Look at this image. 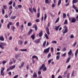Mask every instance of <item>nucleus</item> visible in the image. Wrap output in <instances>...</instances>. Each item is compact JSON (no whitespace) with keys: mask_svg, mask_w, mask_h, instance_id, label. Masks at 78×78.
<instances>
[{"mask_svg":"<svg viewBox=\"0 0 78 78\" xmlns=\"http://www.w3.org/2000/svg\"><path fill=\"white\" fill-rule=\"evenodd\" d=\"M38 75H41V71L39 69V70L38 71Z\"/></svg>","mask_w":78,"mask_h":78,"instance_id":"45","label":"nucleus"},{"mask_svg":"<svg viewBox=\"0 0 78 78\" xmlns=\"http://www.w3.org/2000/svg\"><path fill=\"white\" fill-rule=\"evenodd\" d=\"M73 8H74V9H75V10H76V9H78V7L75 6V5H73V6H72Z\"/></svg>","mask_w":78,"mask_h":78,"instance_id":"22","label":"nucleus"},{"mask_svg":"<svg viewBox=\"0 0 78 78\" xmlns=\"http://www.w3.org/2000/svg\"><path fill=\"white\" fill-rule=\"evenodd\" d=\"M31 25V23H28V27H30Z\"/></svg>","mask_w":78,"mask_h":78,"instance_id":"61","label":"nucleus"},{"mask_svg":"<svg viewBox=\"0 0 78 78\" xmlns=\"http://www.w3.org/2000/svg\"><path fill=\"white\" fill-rule=\"evenodd\" d=\"M72 53V49H70L68 53V55H71Z\"/></svg>","mask_w":78,"mask_h":78,"instance_id":"17","label":"nucleus"},{"mask_svg":"<svg viewBox=\"0 0 78 78\" xmlns=\"http://www.w3.org/2000/svg\"><path fill=\"white\" fill-rule=\"evenodd\" d=\"M18 7L19 8H21L22 7V6L21 5H18Z\"/></svg>","mask_w":78,"mask_h":78,"instance_id":"48","label":"nucleus"},{"mask_svg":"<svg viewBox=\"0 0 78 78\" xmlns=\"http://www.w3.org/2000/svg\"><path fill=\"white\" fill-rule=\"evenodd\" d=\"M21 62L22 63L21 64V67H23V66H24V62Z\"/></svg>","mask_w":78,"mask_h":78,"instance_id":"42","label":"nucleus"},{"mask_svg":"<svg viewBox=\"0 0 78 78\" xmlns=\"http://www.w3.org/2000/svg\"><path fill=\"white\" fill-rule=\"evenodd\" d=\"M70 38H71V39H73V37H74V36L73 35H71L70 36Z\"/></svg>","mask_w":78,"mask_h":78,"instance_id":"57","label":"nucleus"},{"mask_svg":"<svg viewBox=\"0 0 78 78\" xmlns=\"http://www.w3.org/2000/svg\"><path fill=\"white\" fill-rule=\"evenodd\" d=\"M2 14L4 15L5 14V9H4L3 8L2 9Z\"/></svg>","mask_w":78,"mask_h":78,"instance_id":"32","label":"nucleus"},{"mask_svg":"<svg viewBox=\"0 0 78 78\" xmlns=\"http://www.w3.org/2000/svg\"><path fill=\"white\" fill-rule=\"evenodd\" d=\"M12 4V1H11L9 3V4L10 5H11Z\"/></svg>","mask_w":78,"mask_h":78,"instance_id":"46","label":"nucleus"},{"mask_svg":"<svg viewBox=\"0 0 78 78\" xmlns=\"http://www.w3.org/2000/svg\"><path fill=\"white\" fill-rule=\"evenodd\" d=\"M44 36H45V37H46L47 39H49V38L48 37V36H47V34H44Z\"/></svg>","mask_w":78,"mask_h":78,"instance_id":"28","label":"nucleus"},{"mask_svg":"<svg viewBox=\"0 0 78 78\" xmlns=\"http://www.w3.org/2000/svg\"><path fill=\"white\" fill-rule=\"evenodd\" d=\"M16 67V66L15 65H13L12 66H11L10 67V69H11V70H12L13 69H14Z\"/></svg>","mask_w":78,"mask_h":78,"instance_id":"19","label":"nucleus"},{"mask_svg":"<svg viewBox=\"0 0 78 78\" xmlns=\"http://www.w3.org/2000/svg\"><path fill=\"white\" fill-rule=\"evenodd\" d=\"M78 2V0H73L72 1L73 5H74V3H76Z\"/></svg>","mask_w":78,"mask_h":78,"instance_id":"12","label":"nucleus"},{"mask_svg":"<svg viewBox=\"0 0 78 78\" xmlns=\"http://www.w3.org/2000/svg\"><path fill=\"white\" fill-rule=\"evenodd\" d=\"M52 44H56V43H57V42L56 41H52Z\"/></svg>","mask_w":78,"mask_h":78,"instance_id":"47","label":"nucleus"},{"mask_svg":"<svg viewBox=\"0 0 78 78\" xmlns=\"http://www.w3.org/2000/svg\"><path fill=\"white\" fill-rule=\"evenodd\" d=\"M7 62V61L3 60L2 61L3 65H5V63H6Z\"/></svg>","mask_w":78,"mask_h":78,"instance_id":"38","label":"nucleus"},{"mask_svg":"<svg viewBox=\"0 0 78 78\" xmlns=\"http://www.w3.org/2000/svg\"><path fill=\"white\" fill-rule=\"evenodd\" d=\"M31 38L33 39V40H34V38H35V35L33 34L31 36Z\"/></svg>","mask_w":78,"mask_h":78,"instance_id":"16","label":"nucleus"},{"mask_svg":"<svg viewBox=\"0 0 78 78\" xmlns=\"http://www.w3.org/2000/svg\"><path fill=\"white\" fill-rule=\"evenodd\" d=\"M0 40L1 41H4V38H3V36H0Z\"/></svg>","mask_w":78,"mask_h":78,"instance_id":"15","label":"nucleus"},{"mask_svg":"<svg viewBox=\"0 0 78 78\" xmlns=\"http://www.w3.org/2000/svg\"><path fill=\"white\" fill-rule=\"evenodd\" d=\"M12 10H10V12L9 15V16H11V14H12Z\"/></svg>","mask_w":78,"mask_h":78,"instance_id":"34","label":"nucleus"},{"mask_svg":"<svg viewBox=\"0 0 78 78\" xmlns=\"http://www.w3.org/2000/svg\"><path fill=\"white\" fill-rule=\"evenodd\" d=\"M20 56V54L19 53L15 55V58L16 59H18Z\"/></svg>","mask_w":78,"mask_h":78,"instance_id":"9","label":"nucleus"},{"mask_svg":"<svg viewBox=\"0 0 78 78\" xmlns=\"http://www.w3.org/2000/svg\"><path fill=\"white\" fill-rule=\"evenodd\" d=\"M40 16V13H38L37 14V17H38V18H39V17Z\"/></svg>","mask_w":78,"mask_h":78,"instance_id":"62","label":"nucleus"},{"mask_svg":"<svg viewBox=\"0 0 78 78\" xmlns=\"http://www.w3.org/2000/svg\"><path fill=\"white\" fill-rule=\"evenodd\" d=\"M45 3L47 4H48L49 3V1L48 0H45Z\"/></svg>","mask_w":78,"mask_h":78,"instance_id":"41","label":"nucleus"},{"mask_svg":"<svg viewBox=\"0 0 78 78\" xmlns=\"http://www.w3.org/2000/svg\"><path fill=\"white\" fill-rule=\"evenodd\" d=\"M76 20L75 19V17H74L72 19L71 22V23H75V22H76Z\"/></svg>","mask_w":78,"mask_h":78,"instance_id":"7","label":"nucleus"},{"mask_svg":"<svg viewBox=\"0 0 78 78\" xmlns=\"http://www.w3.org/2000/svg\"><path fill=\"white\" fill-rule=\"evenodd\" d=\"M59 17H58L57 19L55 21V23H56L59 22Z\"/></svg>","mask_w":78,"mask_h":78,"instance_id":"36","label":"nucleus"},{"mask_svg":"<svg viewBox=\"0 0 78 78\" xmlns=\"http://www.w3.org/2000/svg\"><path fill=\"white\" fill-rule=\"evenodd\" d=\"M67 20H66L64 22V24H67Z\"/></svg>","mask_w":78,"mask_h":78,"instance_id":"55","label":"nucleus"},{"mask_svg":"<svg viewBox=\"0 0 78 78\" xmlns=\"http://www.w3.org/2000/svg\"><path fill=\"white\" fill-rule=\"evenodd\" d=\"M64 28L65 29L64 31L63 32V34H65V33H66L68 32V29H67V27L66 26H64Z\"/></svg>","mask_w":78,"mask_h":78,"instance_id":"1","label":"nucleus"},{"mask_svg":"<svg viewBox=\"0 0 78 78\" xmlns=\"http://www.w3.org/2000/svg\"><path fill=\"white\" fill-rule=\"evenodd\" d=\"M53 59H50V60H48V63L49 64H50V63H51V61H53Z\"/></svg>","mask_w":78,"mask_h":78,"instance_id":"24","label":"nucleus"},{"mask_svg":"<svg viewBox=\"0 0 78 78\" xmlns=\"http://www.w3.org/2000/svg\"><path fill=\"white\" fill-rule=\"evenodd\" d=\"M41 38L38 39H36L34 41V42L35 43H36L37 44H39L40 42H41Z\"/></svg>","mask_w":78,"mask_h":78,"instance_id":"2","label":"nucleus"},{"mask_svg":"<svg viewBox=\"0 0 78 78\" xmlns=\"http://www.w3.org/2000/svg\"><path fill=\"white\" fill-rule=\"evenodd\" d=\"M56 59H58V60L59 59V55H57L56 57Z\"/></svg>","mask_w":78,"mask_h":78,"instance_id":"59","label":"nucleus"},{"mask_svg":"<svg viewBox=\"0 0 78 78\" xmlns=\"http://www.w3.org/2000/svg\"><path fill=\"white\" fill-rule=\"evenodd\" d=\"M1 74L2 76H5V73L3 72H1Z\"/></svg>","mask_w":78,"mask_h":78,"instance_id":"37","label":"nucleus"},{"mask_svg":"<svg viewBox=\"0 0 78 78\" xmlns=\"http://www.w3.org/2000/svg\"><path fill=\"white\" fill-rule=\"evenodd\" d=\"M16 17V16H13L11 17V19H15Z\"/></svg>","mask_w":78,"mask_h":78,"instance_id":"40","label":"nucleus"},{"mask_svg":"<svg viewBox=\"0 0 78 78\" xmlns=\"http://www.w3.org/2000/svg\"><path fill=\"white\" fill-rule=\"evenodd\" d=\"M2 69L1 70V72H3L5 70V68L4 67L1 68Z\"/></svg>","mask_w":78,"mask_h":78,"instance_id":"43","label":"nucleus"},{"mask_svg":"<svg viewBox=\"0 0 78 78\" xmlns=\"http://www.w3.org/2000/svg\"><path fill=\"white\" fill-rule=\"evenodd\" d=\"M47 14L46 13L44 14V20L45 21L46 20V19H47Z\"/></svg>","mask_w":78,"mask_h":78,"instance_id":"27","label":"nucleus"},{"mask_svg":"<svg viewBox=\"0 0 78 78\" xmlns=\"http://www.w3.org/2000/svg\"><path fill=\"white\" fill-rule=\"evenodd\" d=\"M56 27V26H54V27H55L56 31H58V29H59V27H60V25H59L57 27Z\"/></svg>","mask_w":78,"mask_h":78,"instance_id":"8","label":"nucleus"},{"mask_svg":"<svg viewBox=\"0 0 78 78\" xmlns=\"http://www.w3.org/2000/svg\"><path fill=\"white\" fill-rule=\"evenodd\" d=\"M51 56V53H49L48 56V58H49Z\"/></svg>","mask_w":78,"mask_h":78,"instance_id":"51","label":"nucleus"},{"mask_svg":"<svg viewBox=\"0 0 78 78\" xmlns=\"http://www.w3.org/2000/svg\"><path fill=\"white\" fill-rule=\"evenodd\" d=\"M46 30L47 34H48V35H50V32L49 31V29H48V27H46Z\"/></svg>","mask_w":78,"mask_h":78,"instance_id":"5","label":"nucleus"},{"mask_svg":"<svg viewBox=\"0 0 78 78\" xmlns=\"http://www.w3.org/2000/svg\"><path fill=\"white\" fill-rule=\"evenodd\" d=\"M28 43V41H25L24 42V45H26Z\"/></svg>","mask_w":78,"mask_h":78,"instance_id":"63","label":"nucleus"},{"mask_svg":"<svg viewBox=\"0 0 78 78\" xmlns=\"http://www.w3.org/2000/svg\"><path fill=\"white\" fill-rule=\"evenodd\" d=\"M76 42H75L73 45V47H75V46L76 45Z\"/></svg>","mask_w":78,"mask_h":78,"instance_id":"53","label":"nucleus"},{"mask_svg":"<svg viewBox=\"0 0 78 78\" xmlns=\"http://www.w3.org/2000/svg\"><path fill=\"white\" fill-rule=\"evenodd\" d=\"M61 3V0H58V6H59L60 5Z\"/></svg>","mask_w":78,"mask_h":78,"instance_id":"21","label":"nucleus"},{"mask_svg":"<svg viewBox=\"0 0 78 78\" xmlns=\"http://www.w3.org/2000/svg\"><path fill=\"white\" fill-rule=\"evenodd\" d=\"M9 24V25H13V24L12 23V22H10L9 23H8Z\"/></svg>","mask_w":78,"mask_h":78,"instance_id":"58","label":"nucleus"},{"mask_svg":"<svg viewBox=\"0 0 78 78\" xmlns=\"http://www.w3.org/2000/svg\"><path fill=\"white\" fill-rule=\"evenodd\" d=\"M70 59H71V57H69L67 59L66 63H68V62H69V61L70 60Z\"/></svg>","mask_w":78,"mask_h":78,"instance_id":"11","label":"nucleus"},{"mask_svg":"<svg viewBox=\"0 0 78 78\" xmlns=\"http://www.w3.org/2000/svg\"><path fill=\"white\" fill-rule=\"evenodd\" d=\"M33 9L34 12H36V8L35 7V6H34V7L33 8Z\"/></svg>","mask_w":78,"mask_h":78,"instance_id":"20","label":"nucleus"},{"mask_svg":"<svg viewBox=\"0 0 78 78\" xmlns=\"http://www.w3.org/2000/svg\"><path fill=\"white\" fill-rule=\"evenodd\" d=\"M45 67V65L44 64H42L41 67L39 68V70H42Z\"/></svg>","mask_w":78,"mask_h":78,"instance_id":"6","label":"nucleus"},{"mask_svg":"<svg viewBox=\"0 0 78 78\" xmlns=\"http://www.w3.org/2000/svg\"><path fill=\"white\" fill-rule=\"evenodd\" d=\"M9 9H10V10H11L12 9V5H11L9 7Z\"/></svg>","mask_w":78,"mask_h":78,"instance_id":"60","label":"nucleus"},{"mask_svg":"<svg viewBox=\"0 0 78 78\" xmlns=\"http://www.w3.org/2000/svg\"><path fill=\"white\" fill-rule=\"evenodd\" d=\"M78 48L76 50V52L75 53V56L76 58L77 56V55L78 54Z\"/></svg>","mask_w":78,"mask_h":78,"instance_id":"13","label":"nucleus"},{"mask_svg":"<svg viewBox=\"0 0 78 78\" xmlns=\"http://www.w3.org/2000/svg\"><path fill=\"white\" fill-rule=\"evenodd\" d=\"M35 22H40V20L39 19H37L35 20Z\"/></svg>","mask_w":78,"mask_h":78,"instance_id":"49","label":"nucleus"},{"mask_svg":"<svg viewBox=\"0 0 78 78\" xmlns=\"http://www.w3.org/2000/svg\"><path fill=\"white\" fill-rule=\"evenodd\" d=\"M32 31H33V30L31 29H30L29 32L27 33V34L28 35H30V34H31V33L32 32Z\"/></svg>","mask_w":78,"mask_h":78,"instance_id":"18","label":"nucleus"},{"mask_svg":"<svg viewBox=\"0 0 78 78\" xmlns=\"http://www.w3.org/2000/svg\"><path fill=\"white\" fill-rule=\"evenodd\" d=\"M29 9L30 12H31V13H32V14H33V10L31 9V8H29Z\"/></svg>","mask_w":78,"mask_h":78,"instance_id":"23","label":"nucleus"},{"mask_svg":"<svg viewBox=\"0 0 78 78\" xmlns=\"http://www.w3.org/2000/svg\"><path fill=\"white\" fill-rule=\"evenodd\" d=\"M49 50H50V47L48 48L44 49L43 52L44 53H48V51H49Z\"/></svg>","mask_w":78,"mask_h":78,"instance_id":"3","label":"nucleus"},{"mask_svg":"<svg viewBox=\"0 0 78 78\" xmlns=\"http://www.w3.org/2000/svg\"><path fill=\"white\" fill-rule=\"evenodd\" d=\"M3 8L4 9H6L7 7L5 5H3Z\"/></svg>","mask_w":78,"mask_h":78,"instance_id":"56","label":"nucleus"},{"mask_svg":"<svg viewBox=\"0 0 78 78\" xmlns=\"http://www.w3.org/2000/svg\"><path fill=\"white\" fill-rule=\"evenodd\" d=\"M18 44L19 45L22 46L23 45V42L21 40H20L18 41Z\"/></svg>","mask_w":78,"mask_h":78,"instance_id":"4","label":"nucleus"},{"mask_svg":"<svg viewBox=\"0 0 78 78\" xmlns=\"http://www.w3.org/2000/svg\"><path fill=\"white\" fill-rule=\"evenodd\" d=\"M33 26L34 27L35 31H37V25L36 24L34 25Z\"/></svg>","mask_w":78,"mask_h":78,"instance_id":"10","label":"nucleus"},{"mask_svg":"<svg viewBox=\"0 0 78 78\" xmlns=\"http://www.w3.org/2000/svg\"><path fill=\"white\" fill-rule=\"evenodd\" d=\"M32 58H35L37 59H38V57L36 55H34L32 56Z\"/></svg>","mask_w":78,"mask_h":78,"instance_id":"30","label":"nucleus"},{"mask_svg":"<svg viewBox=\"0 0 78 78\" xmlns=\"http://www.w3.org/2000/svg\"><path fill=\"white\" fill-rule=\"evenodd\" d=\"M9 24H7V28H8V29H9V27H10V26H9Z\"/></svg>","mask_w":78,"mask_h":78,"instance_id":"64","label":"nucleus"},{"mask_svg":"<svg viewBox=\"0 0 78 78\" xmlns=\"http://www.w3.org/2000/svg\"><path fill=\"white\" fill-rule=\"evenodd\" d=\"M66 14L65 13H63V19H65L66 18Z\"/></svg>","mask_w":78,"mask_h":78,"instance_id":"33","label":"nucleus"},{"mask_svg":"<svg viewBox=\"0 0 78 78\" xmlns=\"http://www.w3.org/2000/svg\"><path fill=\"white\" fill-rule=\"evenodd\" d=\"M0 48L2 49V50H3L4 49V47L3 46H2V45H0Z\"/></svg>","mask_w":78,"mask_h":78,"instance_id":"50","label":"nucleus"},{"mask_svg":"<svg viewBox=\"0 0 78 78\" xmlns=\"http://www.w3.org/2000/svg\"><path fill=\"white\" fill-rule=\"evenodd\" d=\"M53 50H54L53 47H51V52H52V53H53Z\"/></svg>","mask_w":78,"mask_h":78,"instance_id":"52","label":"nucleus"},{"mask_svg":"<svg viewBox=\"0 0 78 78\" xmlns=\"http://www.w3.org/2000/svg\"><path fill=\"white\" fill-rule=\"evenodd\" d=\"M43 71H46V70H47V68L46 67L44 66V69H43Z\"/></svg>","mask_w":78,"mask_h":78,"instance_id":"44","label":"nucleus"},{"mask_svg":"<svg viewBox=\"0 0 78 78\" xmlns=\"http://www.w3.org/2000/svg\"><path fill=\"white\" fill-rule=\"evenodd\" d=\"M33 76L34 77H37V74L35 72L34 73L33 75Z\"/></svg>","mask_w":78,"mask_h":78,"instance_id":"35","label":"nucleus"},{"mask_svg":"<svg viewBox=\"0 0 78 78\" xmlns=\"http://www.w3.org/2000/svg\"><path fill=\"white\" fill-rule=\"evenodd\" d=\"M43 33V31H41L39 33V37H41L42 36V33Z\"/></svg>","mask_w":78,"mask_h":78,"instance_id":"14","label":"nucleus"},{"mask_svg":"<svg viewBox=\"0 0 78 78\" xmlns=\"http://www.w3.org/2000/svg\"><path fill=\"white\" fill-rule=\"evenodd\" d=\"M70 73H68L67 75H66V77H67V78H69V77L70 76Z\"/></svg>","mask_w":78,"mask_h":78,"instance_id":"31","label":"nucleus"},{"mask_svg":"<svg viewBox=\"0 0 78 78\" xmlns=\"http://www.w3.org/2000/svg\"><path fill=\"white\" fill-rule=\"evenodd\" d=\"M67 53L65 52L64 54H63L62 55V56H66V54Z\"/></svg>","mask_w":78,"mask_h":78,"instance_id":"54","label":"nucleus"},{"mask_svg":"<svg viewBox=\"0 0 78 78\" xmlns=\"http://www.w3.org/2000/svg\"><path fill=\"white\" fill-rule=\"evenodd\" d=\"M74 74H75V71L73 70V72H72V75H71L72 77V76H74Z\"/></svg>","mask_w":78,"mask_h":78,"instance_id":"39","label":"nucleus"},{"mask_svg":"<svg viewBox=\"0 0 78 78\" xmlns=\"http://www.w3.org/2000/svg\"><path fill=\"white\" fill-rule=\"evenodd\" d=\"M20 51H27V49H20Z\"/></svg>","mask_w":78,"mask_h":78,"instance_id":"26","label":"nucleus"},{"mask_svg":"<svg viewBox=\"0 0 78 78\" xmlns=\"http://www.w3.org/2000/svg\"><path fill=\"white\" fill-rule=\"evenodd\" d=\"M0 44H0V45H2V46H3L4 45H6V44L5 43H1Z\"/></svg>","mask_w":78,"mask_h":78,"instance_id":"29","label":"nucleus"},{"mask_svg":"<svg viewBox=\"0 0 78 78\" xmlns=\"http://www.w3.org/2000/svg\"><path fill=\"white\" fill-rule=\"evenodd\" d=\"M46 41H45L43 44V47H45V45H46Z\"/></svg>","mask_w":78,"mask_h":78,"instance_id":"25","label":"nucleus"}]
</instances>
